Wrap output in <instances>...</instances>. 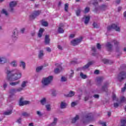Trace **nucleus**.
I'll return each instance as SVG.
<instances>
[{"label":"nucleus","mask_w":126,"mask_h":126,"mask_svg":"<svg viewBox=\"0 0 126 126\" xmlns=\"http://www.w3.org/2000/svg\"><path fill=\"white\" fill-rule=\"evenodd\" d=\"M16 4H17V2H16V1H11L9 3V6L10 8L9 11H13V7L16 6Z\"/></svg>","instance_id":"9"},{"label":"nucleus","mask_w":126,"mask_h":126,"mask_svg":"<svg viewBox=\"0 0 126 126\" xmlns=\"http://www.w3.org/2000/svg\"><path fill=\"white\" fill-rule=\"evenodd\" d=\"M103 78L102 77H99L96 78V80L97 85L101 84V83L102 82V81H103Z\"/></svg>","instance_id":"18"},{"label":"nucleus","mask_w":126,"mask_h":126,"mask_svg":"<svg viewBox=\"0 0 126 126\" xmlns=\"http://www.w3.org/2000/svg\"><path fill=\"white\" fill-rule=\"evenodd\" d=\"M58 32L60 33H63L64 32V31L63 30V28H61V27H60L58 28Z\"/></svg>","instance_id":"41"},{"label":"nucleus","mask_w":126,"mask_h":126,"mask_svg":"<svg viewBox=\"0 0 126 126\" xmlns=\"http://www.w3.org/2000/svg\"><path fill=\"white\" fill-rule=\"evenodd\" d=\"M102 62L104 63H109V64H112V63H114V61L106 59H103Z\"/></svg>","instance_id":"16"},{"label":"nucleus","mask_w":126,"mask_h":126,"mask_svg":"<svg viewBox=\"0 0 126 126\" xmlns=\"http://www.w3.org/2000/svg\"><path fill=\"white\" fill-rule=\"evenodd\" d=\"M109 85H110V83L109 82H106L104 83L101 88L102 91H104L105 92H107V91H108V88L109 87Z\"/></svg>","instance_id":"8"},{"label":"nucleus","mask_w":126,"mask_h":126,"mask_svg":"<svg viewBox=\"0 0 126 126\" xmlns=\"http://www.w3.org/2000/svg\"><path fill=\"white\" fill-rule=\"evenodd\" d=\"M41 25L42 26H45V27H47L48 26V24L47 22H46L44 20L41 21Z\"/></svg>","instance_id":"31"},{"label":"nucleus","mask_w":126,"mask_h":126,"mask_svg":"<svg viewBox=\"0 0 126 126\" xmlns=\"http://www.w3.org/2000/svg\"><path fill=\"white\" fill-rule=\"evenodd\" d=\"M53 76H49L46 78H43L42 80V84L43 86H48L53 81Z\"/></svg>","instance_id":"2"},{"label":"nucleus","mask_w":126,"mask_h":126,"mask_svg":"<svg viewBox=\"0 0 126 126\" xmlns=\"http://www.w3.org/2000/svg\"><path fill=\"white\" fill-rule=\"evenodd\" d=\"M94 98H95V99H99V94H94Z\"/></svg>","instance_id":"59"},{"label":"nucleus","mask_w":126,"mask_h":126,"mask_svg":"<svg viewBox=\"0 0 126 126\" xmlns=\"http://www.w3.org/2000/svg\"><path fill=\"white\" fill-rule=\"evenodd\" d=\"M90 20V17L89 16H86L85 17V24L87 25L88 23H89V21Z\"/></svg>","instance_id":"24"},{"label":"nucleus","mask_w":126,"mask_h":126,"mask_svg":"<svg viewBox=\"0 0 126 126\" xmlns=\"http://www.w3.org/2000/svg\"><path fill=\"white\" fill-rule=\"evenodd\" d=\"M20 66L22 67L23 69H25L26 68V63H25V62L23 61H21L20 62Z\"/></svg>","instance_id":"20"},{"label":"nucleus","mask_w":126,"mask_h":126,"mask_svg":"<svg viewBox=\"0 0 126 126\" xmlns=\"http://www.w3.org/2000/svg\"><path fill=\"white\" fill-rule=\"evenodd\" d=\"M62 69L63 68L62 67V66H60L58 68H56V69H55L54 72L55 73H60L61 71H62Z\"/></svg>","instance_id":"21"},{"label":"nucleus","mask_w":126,"mask_h":126,"mask_svg":"<svg viewBox=\"0 0 126 126\" xmlns=\"http://www.w3.org/2000/svg\"><path fill=\"white\" fill-rule=\"evenodd\" d=\"M47 111L50 112L51 111V105L47 104L45 106Z\"/></svg>","instance_id":"43"},{"label":"nucleus","mask_w":126,"mask_h":126,"mask_svg":"<svg viewBox=\"0 0 126 126\" xmlns=\"http://www.w3.org/2000/svg\"><path fill=\"white\" fill-rule=\"evenodd\" d=\"M93 115H92L91 113H89L83 117V122L84 124H86V123H88V122L93 121Z\"/></svg>","instance_id":"4"},{"label":"nucleus","mask_w":126,"mask_h":126,"mask_svg":"<svg viewBox=\"0 0 126 126\" xmlns=\"http://www.w3.org/2000/svg\"><path fill=\"white\" fill-rule=\"evenodd\" d=\"M36 114L37 115H38V116H39V117H42V116H43V114H42V113H41V112L39 111H36Z\"/></svg>","instance_id":"51"},{"label":"nucleus","mask_w":126,"mask_h":126,"mask_svg":"<svg viewBox=\"0 0 126 126\" xmlns=\"http://www.w3.org/2000/svg\"><path fill=\"white\" fill-rule=\"evenodd\" d=\"M11 114H12V110H8L4 112V116L11 115Z\"/></svg>","instance_id":"30"},{"label":"nucleus","mask_w":126,"mask_h":126,"mask_svg":"<svg viewBox=\"0 0 126 126\" xmlns=\"http://www.w3.org/2000/svg\"><path fill=\"white\" fill-rule=\"evenodd\" d=\"M68 9V3H65L64 5V10L67 12Z\"/></svg>","instance_id":"46"},{"label":"nucleus","mask_w":126,"mask_h":126,"mask_svg":"<svg viewBox=\"0 0 126 126\" xmlns=\"http://www.w3.org/2000/svg\"><path fill=\"white\" fill-rule=\"evenodd\" d=\"M126 98L125 96H123L120 99V103H126Z\"/></svg>","instance_id":"37"},{"label":"nucleus","mask_w":126,"mask_h":126,"mask_svg":"<svg viewBox=\"0 0 126 126\" xmlns=\"http://www.w3.org/2000/svg\"><path fill=\"white\" fill-rule=\"evenodd\" d=\"M80 75L81 78H83V79H86V78H87V76L85 74H84L82 72L80 73Z\"/></svg>","instance_id":"36"},{"label":"nucleus","mask_w":126,"mask_h":126,"mask_svg":"<svg viewBox=\"0 0 126 126\" xmlns=\"http://www.w3.org/2000/svg\"><path fill=\"white\" fill-rule=\"evenodd\" d=\"M10 64L11 66H12L13 67H17V65H18V64L17 63V61L16 60H13L10 63Z\"/></svg>","instance_id":"14"},{"label":"nucleus","mask_w":126,"mask_h":126,"mask_svg":"<svg viewBox=\"0 0 126 126\" xmlns=\"http://www.w3.org/2000/svg\"><path fill=\"white\" fill-rule=\"evenodd\" d=\"M21 122H22V118H19L17 120L16 122L18 123V124H21Z\"/></svg>","instance_id":"49"},{"label":"nucleus","mask_w":126,"mask_h":126,"mask_svg":"<svg viewBox=\"0 0 126 126\" xmlns=\"http://www.w3.org/2000/svg\"><path fill=\"white\" fill-rule=\"evenodd\" d=\"M90 10V8L87 7L85 8V10L84 11V13H88Z\"/></svg>","instance_id":"42"},{"label":"nucleus","mask_w":126,"mask_h":126,"mask_svg":"<svg viewBox=\"0 0 126 126\" xmlns=\"http://www.w3.org/2000/svg\"><path fill=\"white\" fill-rule=\"evenodd\" d=\"M114 107H115V108H118V107H119V103H114Z\"/></svg>","instance_id":"63"},{"label":"nucleus","mask_w":126,"mask_h":126,"mask_svg":"<svg viewBox=\"0 0 126 126\" xmlns=\"http://www.w3.org/2000/svg\"><path fill=\"white\" fill-rule=\"evenodd\" d=\"M115 30L116 32H121V27L119 26V24H112L110 26L107 27V30L111 31V30Z\"/></svg>","instance_id":"3"},{"label":"nucleus","mask_w":126,"mask_h":126,"mask_svg":"<svg viewBox=\"0 0 126 126\" xmlns=\"http://www.w3.org/2000/svg\"><path fill=\"white\" fill-rule=\"evenodd\" d=\"M42 12V10H36V11H34L33 13H32V15H30V17L32 19H35L36 17L39 16L41 14Z\"/></svg>","instance_id":"6"},{"label":"nucleus","mask_w":126,"mask_h":126,"mask_svg":"<svg viewBox=\"0 0 126 126\" xmlns=\"http://www.w3.org/2000/svg\"><path fill=\"white\" fill-rule=\"evenodd\" d=\"M58 48L59 49V50H61V51H62L63 50V47L61 45H58Z\"/></svg>","instance_id":"61"},{"label":"nucleus","mask_w":126,"mask_h":126,"mask_svg":"<svg viewBox=\"0 0 126 126\" xmlns=\"http://www.w3.org/2000/svg\"><path fill=\"white\" fill-rule=\"evenodd\" d=\"M51 39H50V36L49 35H46L44 40V43L46 45H49L50 41Z\"/></svg>","instance_id":"12"},{"label":"nucleus","mask_w":126,"mask_h":126,"mask_svg":"<svg viewBox=\"0 0 126 126\" xmlns=\"http://www.w3.org/2000/svg\"><path fill=\"white\" fill-rule=\"evenodd\" d=\"M22 116H23L24 117H29V114L27 112H24L22 114Z\"/></svg>","instance_id":"48"},{"label":"nucleus","mask_w":126,"mask_h":126,"mask_svg":"<svg viewBox=\"0 0 126 126\" xmlns=\"http://www.w3.org/2000/svg\"><path fill=\"white\" fill-rule=\"evenodd\" d=\"M44 31L45 30L44 29L40 28L39 29V31L38 33V37L39 38H41V37L43 36V32H44Z\"/></svg>","instance_id":"17"},{"label":"nucleus","mask_w":126,"mask_h":126,"mask_svg":"<svg viewBox=\"0 0 126 126\" xmlns=\"http://www.w3.org/2000/svg\"><path fill=\"white\" fill-rule=\"evenodd\" d=\"M78 120H79V116L76 115V116L72 119V124H75Z\"/></svg>","instance_id":"22"},{"label":"nucleus","mask_w":126,"mask_h":126,"mask_svg":"<svg viewBox=\"0 0 126 126\" xmlns=\"http://www.w3.org/2000/svg\"><path fill=\"white\" fill-rule=\"evenodd\" d=\"M43 67H44V66H40L37 67L36 68V72H40V71H41V70H42V69H43Z\"/></svg>","instance_id":"29"},{"label":"nucleus","mask_w":126,"mask_h":126,"mask_svg":"<svg viewBox=\"0 0 126 126\" xmlns=\"http://www.w3.org/2000/svg\"><path fill=\"white\" fill-rule=\"evenodd\" d=\"M94 74H99V70H95L94 72Z\"/></svg>","instance_id":"62"},{"label":"nucleus","mask_w":126,"mask_h":126,"mask_svg":"<svg viewBox=\"0 0 126 126\" xmlns=\"http://www.w3.org/2000/svg\"><path fill=\"white\" fill-rule=\"evenodd\" d=\"M82 37L81 36L79 38L73 39V40L71 41V44L72 45V46H76L82 42Z\"/></svg>","instance_id":"5"},{"label":"nucleus","mask_w":126,"mask_h":126,"mask_svg":"<svg viewBox=\"0 0 126 126\" xmlns=\"http://www.w3.org/2000/svg\"><path fill=\"white\" fill-rule=\"evenodd\" d=\"M91 3L94 4V5H96L98 4V1H97V0H92V1H91Z\"/></svg>","instance_id":"38"},{"label":"nucleus","mask_w":126,"mask_h":126,"mask_svg":"<svg viewBox=\"0 0 126 126\" xmlns=\"http://www.w3.org/2000/svg\"><path fill=\"white\" fill-rule=\"evenodd\" d=\"M74 94H75L74 92L70 91L67 96V97H72V96H74Z\"/></svg>","instance_id":"35"},{"label":"nucleus","mask_w":126,"mask_h":126,"mask_svg":"<svg viewBox=\"0 0 126 126\" xmlns=\"http://www.w3.org/2000/svg\"><path fill=\"white\" fill-rule=\"evenodd\" d=\"M81 12V9L77 8V10L76 11V14L77 16H79L80 15Z\"/></svg>","instance_id":"34"},{"label":"nucleus","mask_w":126,"mask_h":126,"mask_svg":"<svg viewBox=\"0 0 126 126\" xmlns=\"http://www.w3.org/2000/svg\"><path fill=\"white\" fill-rule=\"evenodd\" d=\"M76 105V103H75V102H73L71 103V107H74V106Z\"/></svg>","instance_id":"60"},{"label":"nucleus","mask_w":126,"mask_h":126,"mask_svg":"<svg viewBox=\"0 0 126 126\" xmlns=\"http://www.w3.org/2000/svg\"><path fill=\"white\" fill-rule=\"evenodd\" d=\"M19 83H20V81L14 82H10L9 84L10 85H11V86H15V85H17L18 84H19Z\"/></svg>","instance_id":"25"},{"label":"nucleus","mask_w":126,"mask_h":126,"mask_svg":"<svg viewBox=\"0 0 126 126\" xmlns=\"http://www.w3.org/2000/svg\"><path fill=\"white\" fill-rule=\"evenodd\" d=\"M7 79L9 81H15L22 77V73L17 68L13 69L12 70L6 69Z\"/></svg>","instance_id":"1"},{"label":"nucleus","mask_w":126,"mask_h":126,"mask_svg":"<svg viewBox=\"0 0 126 126\" xmlns=\"http://www.w3.org/2000/svg\"><path fill=\"white\" fill-rule=\"evenodd\" d=\"M27 83H28V81H23L22 83L21 84V87L23 89V88H25V87H26V86H27Z\"/></svg>","instance_id":"23"},{"label":"nucleus","mask_w":126,"mask_h":126,"mask_svg":"<svg viewBox=\"0 0 126 126\" xmlns=\"http://www.w3.org/2000/svg\"><path fill=\"white\" fill-rule=\"evenodd\" d=\"M14 93H16V90L13 89L10 90V94H13Z\"/></svg>","instance_id":"45"},{"label":"nucleus","mask_w":126,"mask_h":126,"mask_svg":"<svg viewBox=\"0 0 126 126\" xmlns=\"http://www.w3.org/2000/svg\"><path fill=\"white\" fill-rule=\"evenodd\" d=\"M105 47L108 51H111L113 50V44H111L110 42H107L105 45Z\"/></svg>","instance_id":"11"},{"label":"nucleus","mask_w":126,"mask_h":126,"mask_svg":"<svg viewBox=\"0 0 126 126\" xmlns=\"http://www.w3.org/2000/svg\"><path fill=\"white\" fill-rule=\"evenodd\" d=\"M107 8L108 5L107 4H102L100 6H99L100 10H101L102 11L106 10V9H107Z\"/></svg>","instance_id":"15"},{"label":"nucleus","mask_w":126,"mask_h":126,"mask_svg":"<svg viewBox=\"0 0 126 126\" xmlns=\"http://www.w3.org/2000/svg\"><path fill=\"white\" fill-rule=\"evenodd\" d=\"M118 80L120 82H121L122 81L124 80V79L126 78V72H120L117 77Z\"/></svg>","instance_id":"7"},{"label":"nucleus","mask_w":126,"mask_h":126,"mask_svg":"<svg viewBox=\"0 0 126 126\" xmlns=\"http://www.w3.org/2000/svg\"><path fill=\"white\" fill-rule=\"evenodd\" d=\"M44 56V51L43 50H40L39 53L38 55V58L39 59H42L43 57Z\"/></svg>","instance_id":"27"},{"label":"nucleus","mask_w":126,"mask_h":126,"mask_svg":"<svg viewBox=\"0 0 126 126\" xmlns=\"http://www.w3.org/2000/svg\"><path fill=\"white\" fill-rule=\"evenodd\" d=\"M126 83L125 84L124 87L122 89V92H125V91H126Z\"/></svg>","instance_id":"57"},{"label":"nucleus","mask_w":126,"mask_h":126,"mask_svg":"<svg viewBox=\"0 0 126 126\" xmlns=\"http://www.w3.org/2000/svg\"><path fill=\"white\" fill-rule=\"evenodd\" d=\"M73 75H74V72L73 71V70H71L70 73L69 75L70 78H71V77H73Z\"/></svg>","instance_id":"44"},{"label":"nucleus","mask_w":126,"mask_h":126,"mask_svg":"<svg viewBox=\"0 0 126 126\" xmlns=\"http://www.w3.org/2000/svg\"><path fill=\"white\" fill-rule=\"evenodd\" d=\"M22 90H23V88H22V87L16 89V92H20V91H22Z\"/></svg>","instance_id":"50"},{"label":"nucleus","mask_w":126,"mask_h":126,"mask_svg":"<svg viewBox=\"0 0 126 126\" xmlns=\"http://www.w3.org/2000/svg\"><path fill=\"white\" fill-rule=\"evenodd\" d=\"M7 60H6V58H5V57H0V63H6Z\"/></svg>","instance_id":"19"},{"label":"nucleus","mask_w":126,"mask_h":126,"mask_svg":"<svg viewBox=\"0 0 126 126\" xmlns=\"http://www.w3.org/2000/svg\"><path fill=\"white\" fill-rule=\"evenodd\" d=\"M58 122V119L54 118L53 122L50 125V126H55L57 125V122Z\"/></svg>","instance_id":"28"},{"label":"nucleus","mask_w":126,"mask_h":126,"mask_svg":"<svg viewBox=\"0 0 126 126\" xmlns=\"http://www.w3.org/2000/svg\"><path fill=\"white\" fill-rule=\"evenodd\" d=\"M52 96H56L57 95V94L56 93V91H52Z\"/></svg>","instance_id":"58"},{"label":"nucleus","mask_w":126,"mask_h":126,"mask_svg":"<svg viewBox=\"0 0 126 126\" xmlns=\"http://www.w3.org/2000/svg\"><path fill=\"white\" fill-rule=\"evenodd\" d=\"M47 102V100L46 99V98H43L41 100H40V103L42 105H45Z\"/></svg>","instance_id":"33"},{"label":"nucleus","mask_w":126,"mask_h":126,"mask_svg":"<svg viewBox=\"0 0 126 126\" xmlns=\"http://www.w3.org/2000/svg\"><path fill=\"white\" fill-rule=\"evenodd\" d=\"M46 51L48 52L49 53H51L52 52V49L50 47H47L46 48Z\"/></svg>","instance_id":"54"},{"label":"nucleus","mask_w":126,"mask_h":126,"mask_svg":"<svg viewBox=\"0 0 126 126\" xmlns=\"http://www.w3.org/2000/svg\"><path fill=\"white\" fill-rule=\"evenodd\" d=\"M99 10H100V7H95L94 10V11L95 12H98V11H99Z\"/></svg>","instance_id":"52"},{"label":"nucleus","mask_w":126,"mask_h":126,"mask_svg":"<svg viewBox=\"0 0 126 126\" xmlns=\"http://www.w3.org/2000/svg\"><path fill=\"white\" fill-rule=\"evenodd\" d=\"M96 47L98 50H100V49H101V45L100 43H97Z\"/></svg>","instance_id":"55"},{"label":"nucleus","mask_w":126,"mask_h":126,"mask_svg":"<svg viewBox=\"0 0 126 126\" xmlns=\"http://www.w3.org/2000/svg\"><path fill=\"white\" fill-rule=\"evenodd\" d=\"M121 122L122 125H126V120H121Z\"/></svg>","instance_id":"53"},{"label":"nucleus","mask_w":126,"mask_h":126,"mask_svg":"<svg viewBox=\"0 0 126 126\" xmlns=\"http://www.w3.org/2000/svg\"><path fill=\"white\" fill-rule=\"evenodd\" d=\"M67 107V103L65 101H62L60 104V108L61 109H65Z\"/></svg>","instance_id":"13"},{"label":"nucleus","mask_w":126,"mask_h":126,"mask_svg":"<svg viewBox=\"0 0 126 126\" xmlns=\"http://www.w3.org/2000/svg\"><path fill=\"white\" fill-rule=\"evenodd\" d=\"M93 26L94 27V28H99V26H98V24H97V23L94 22L93 24Z\"/></svg>","instance_id":"47"},{"label":"nucleus","mask_w":126,"mask_h":126,"mask_svg":"<svg viewBox=\"0 0 126 126\" xmlns=\"http://www.w3.org/2000/svg\"><path fill=\"white\" fill-rule=\"evenodd\" d=\"M92 64H93V62H89L85 66H83L81 69H79V70H85L86 69H87L90 65H92Z\"/></svg>","instance_id":"10"},{"label":"nucleus","mask_w":126,"mask_h":126,"mask_svg":"<svg viewBox=\"0 0 126 126\" xmlns=\"http://www.w3.org/2000/svg\"><path fill=\"white\" fill-rule=\"evenodd\" d=\"M111 43H113L115 46H119L120 45V42L116 39L112 40Z\"/></svg>","instance_id":"26"},{"label":"nucleus","mask_w":126,"mask_h":126,"mask_svg":"<svg viewBox=\"0 0 126 126\" xmlns=\"http://www.w3.org/2000/svg\"><path fill=\"white\" fill-rule=\"evenodd\" d=\"M2 14H5V15L7 16L8 15V13H7V11L4 9H3L1 12Z\"/></svg>","instance_id":"40"},{"label":"nucleus","mask_w":126,"mask_h":126,"mask_svg":"<svg viewBox=\"0 0 126 126\" xmlns=\"http://www.w3.org/2000/svg\"><path fill=\"white\" fill-rule=\"evenodd\" d=\"M19 106H20L21 107H22V106H24V101H23V98H21L20 99Z\"/></svg>","instance_id":"32"},{"label":"nucleus","mask_w":126,"mask_h":126,"mask_svg":"<svg viewBox=\"0 0 126 126\" xmlns=\"http://www.w3.org/2000/svg\"><path fill=\"white\" fill-rule=\"evenodd\" d=\"M67 81V78L64 76H62L61 77V81L62 82H65V81Z\"/></svg>","instance_id":"39"},{"label":"nucleus","mask_w":126,"mask_h":126,"mask_svg":"<svg viewBox=\"0 0 126 126\" xmlns=\"http://www.w3.org/2000/svg\"><path fill=\"white\" fill-rule=\"evenodd\" d=\"M92 50L93 51V52H96V48L94 46L92 47Z\"/></svg>","instance_id":"64"},{"label":"nucleus","mask_w":126,"mask_h":126,"mask_svg":"<svg viewBox=\"0 0 126 126\" xmlns=\"http://www.w3.org/2000/svg\"><path fill=\"white\" fill-rule=\"evenodd\" d=\"M30 102L29 101H24V105H28V104H30Z\"/></svg>","instance_id":"56"}]
</instances>
